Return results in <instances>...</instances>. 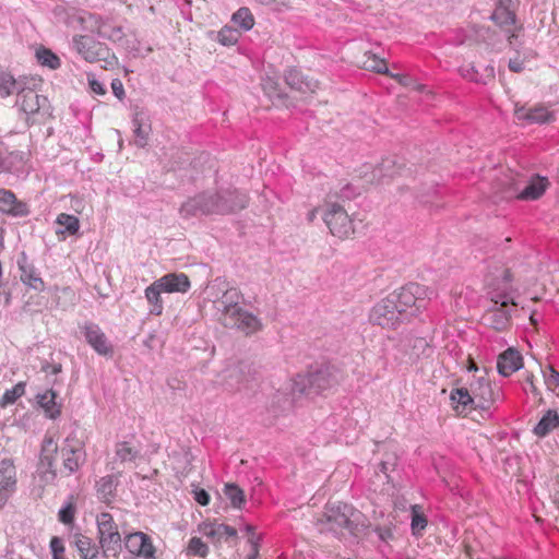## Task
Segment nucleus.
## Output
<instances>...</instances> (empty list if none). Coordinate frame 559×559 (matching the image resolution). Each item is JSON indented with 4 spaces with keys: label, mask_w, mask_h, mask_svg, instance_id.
<instances>
[{
    "label": "nucleus",
    "mask_w": 559,
    "mask_h": 559,
    "mask_svg": "<svg viewBox=\"0 0 559 559\" xmlns=\"http://www.w3.org/2000/svg\"><path fill=\"white\" fill-rule=\"evenodd\" d=\"M93 43H94V39H92L87 36L81 35V36H74V38H73V45H74L75 50L83 57Z\"/></svg>",
    "instance_id": "52"
},
{
    "label": "nucleus",
    "mask_w": 559,
    "mask_h": 559,
    "mask_svg": "<svg viewBox=\"0 0 559 559\" xmlns=\"http://www.w3.org/2000/svg\"><path fill=\"white\" fill-rule=\"evenodd\" d=\"M559 427V414L555 409H548L543 417L538 420L533 429V432L539 437L545 438L554 429Z\"/></svg>",
    "instance_id": "29"
},
{
    "label": "nucleus",
    "mask_w": 559,
    "mask_h": 559,
    "mask_svg": "<svg viewBox=\"0 0 559 559\" xmlns=\"http://www.w3.org/2000/svg\"><path fill=\"white\" fill-rule=\"evenodd\" d=\"M262 88L269 98L277 100L286 107H289L290 104L287 103L288 95L282 90L278 81L272 78H266L263 80Z\"/></svg>",
    "instance_id": "35"
},
{
    "label": "nucleus",
    "mask_w": 559,
    "mask_h": 559,
    "mask_svg": "<svg viewBox=\"0 0 559 559\" xmlns=\"http://www.w3.org/2000/svg\"><path fill=\"white\" fill-rule=\"evenodd\" d=\"M188 554L205 558L209 554V547L200 537H192L188 544Z\"/></svg>",
    "instance_id": "49"
},
{
    "label": "nucleus",
    "mask_w": 559,
    "mask_h": 559,
    "mask_svg": "<svg viewBox=\"0 0 559 559\" xmlns=\"http://www.w3.org/2000/svg\"><path fill=\"white\" fill-rule=\"evenodd\" d=\"M549 182L546 177L535 175L532 177L526 187L518 194L520 200H537L546 191Z\"/></svg>",
    "instance_id": "26"
},
{
    "label": "nucleus",
    "mask_w": 559,
    "mask_h": 559,
    "mask_svg": "<svg viewBox=\"0 0 559 559\" xmlns=\"http://www.w3.org/2000/svg\"><path fill=\"white\" fill-rule=\"evenodd\" d=\"M450 400L452 402L453 408L456 412H471L472 409H477L471 389L466 388H457L453 389L450 394Z\"/></svg>",
    "instance_id": "27"
},
{
    "label": "nucleus",
    "mask_w": 559,
    "mask_h": 559,
    "mask_svg": "<svg viewBox=\"0 0 559 559\" xmlns=\"http://www.w3.org/2000/svg\"><path fill=\"white\" fill-rule=\"evenodd\" d=\"M60 456L62 459V469L60 471L66 476L78 472L86 461V452L84 447L78 442L75 445L69 443L66 439V444L60 449Z\"/></svg>",
    "instance_id": "11"
},
{
    "label": "nucleus",
    "mask_w": 559,
    "mask_h": 559,
    "mask_svg": "<svg viewBox=\"0 0 559 559\" xmlns=\"http://www.w3.org/2000/svg\"><path fill=\"white\" fill-rule=\"evenodd\" d=\"M523 367V357L519 350L513 347L508 348L498 356L497 370L499 374L509 377Z\"/></svg>",
    "instance_id": "22"
},
{
    "label": "nucleus",
    "mask_w": 559,
    "mask_h": 559,
    "mask_svg": "<svg viewBox=\"0 0 559 559\" xmlns=\"http://www.w3.org/2000/svg\"><path fill=\"white\" fill-rule=\"evenodd\" d=\"M284 80L287 86L296 92L306 94L313 93L319 86L318 81L305 78L297 69H288L285 71Z\"/></svg>",
    "instance_id": "24"
},
{
    "label": "nucleus",
    "mask_w": 559,
    "mask_h": 559,
    "mask_svg": "<svg viewBox=\"0 0 559 559\" xmlns=\"http://www.w3.org/2000/svg\"><path fill=\"white\" fill-rule=\"evenodd\" d=\"M156 286L160 287L163 293H187L191 287V282L185 273H167L156 280Z\"/></svg>",
    "instance_id": "21"
},
{
    "label": "nucleus",
    "mask_w": 559,
    "mask_h": 559,
    "mask_svg": "<svg viewBox=\"0 0 559 559\" xmlns=\"http://www.w3.org/2000/svg\"><path fill=\"white\" fill-rule=\"evenodd\" d=\"M490 20L498 26L504 27L514 25L516 22V15L510 8L496 5V9L490 15Z\"/></svg>",
    "instance_id": "39"
},
{
    "label": "nucleus",
    "mask_w": 559,
    "mask_h": 559,
    "mask_svg": "<svg viewBox=\"0 0 559 559\" xmlns=\"http://www.w3.org/2000/svg\"><path fill=\"white\" fill-rule=\"evenodd\" d=\"M240 32L237 28L225 25L217 32L216 40L223 46H233L238 43Z\"/></svg>",
    "instance_id": "45"
},
{
    "label": "nucleus",
    "mask_w": 559,
    "mask_h": 559,
    "mask_svg": "<svg viewBox=\"0 0 559 559\" xmlns=\"http://www.w3.org/2000/svg\"><path fill=\"white\" fill-rule=\"evenodd\" d=\"M241 298L242 295L237 288L227 289L217 301L218 309H222V318H224V316H234L235 313H238L241 309V307H239Z\"/></svg>",
    "instance_id": "25"
},
{
    "label": "nucleus",
    "mask_w": 559,
    "mask_h": 559,
    "mask_svg": "<svg viewBox=\"0 0 559 559\" xmlns=\"http://www.w3.org/2000/svg\"><path fill=\"white\" fill-rule=\"evenodd\" d=\"M88 84H90V87L91 90L97 94V95H104L106 94V88L104 87V85L97 81L96 79H93V80H90L88 81Z\"/></svg>",
    "instance_id": "63"
},
{
    "label": "nucleus",
    "mask_w": 559,
    "mask_h": 559,
    "mask_svg": "<svg viewBox=\"0 0 559 559\" xmlns=\"http://www.w3.org/2000/svg\"><path fill=\"white\" fill-rule=\"evenodd\" d=\"M50 550L52 556L64 552V546L61 538L53 536L50 539Z\"/></svg>",
    "instance_id": "61"
},
{
    "label": "nucleus",
    "mask_w": 559,
    "mask_h": 559,
    "mask_svg": "<svg viewBox=\"0 0 559 559\" xmlns=\"http://www.w3.org/2000/svg\"><path fill=\"white\" fill-rule=\"evenodd\" d=\"M231 22L239 32H248L254 26V16L249 8L241 7L231 15Z\"/></svg>",
    "instance_id": "37"
},
{
    "label": "nucleus",
    "mask_w": 559,
    "mask_h": 559,
    "mask_svg": "<svg viewBox=\"0 0 559 559\" xmlns=\"http://www.w3.org/2000/svg\"><path fill=\"white\" fill-rule=\"evenodd\" d=\"M117 485V476L107 475L102 477L96 484L98 497L105 502H110L115 496Z\"/></svg>",
    "instance_id": "34"
},
{
    "label": "nucleus",
    "mask_w": 559,
    "mask_h": 559,
    "mask_svg": "<svg viewBox=\"0 0 559 559\" xmlns=\"http://www.w3.org/2000/svg\"><path fill=\"white\" fill-rule=\"evenodd\" d=\"M435 295L433 289L418 283H408L390 294L404 319L408 321L427 307L428 300Z\"/></svg>",
    "instance_id": "3"
},
{
    "label": "nucleus",
    "mask_w": 559,
    "mask_h": 559,
    "mask_svg": "<svg viewBox=\"0 0 559 559\" xmlns=\"http://www.w3.org/2000/svg\"><path fill=\"white\" fill-rule=\"evenodd\" d=\"M56 223L63 227L58 229L57 234H68L70 236L76 235L80 229V221L76 216L61 213L57 216Z\"/></svg>",
    "instance_id": "40"
},
{
    "label": "nucleus",
    "mask_w": 559,
    "mask_h": 559,
    "mask_svg": "<svg viewBox=\"0 0 559 559\" xmlns=\"http://www.w3.org/2000/svg\"><path fill=\"white\" fill-rule=\"evenodd\" d=\"M99 547L105 557L117 556L122 549V539L112 515L102 512L96 518Z\"/></svg>",
    "instance_id": "7"
},
{
    "label": "nucleus",
    "mask_w": 559,
    "mask_h": 559,
    "mask_svg": "<svg viewBox=\"0 0 559 559\" xmlns=\"http://www.w3.org/2000/svg\"><path fill=\"white\" fill-rule=\"evenodd\" d=\"M25 393V383L19 382L12 389L7 390L0 399V407L4 408L8 405L15 403V401Z\"/></svg>",
    "instance_id": "46"
},
{
    "label": "nucleus",
    "mask_w": 559,
    "mask_h": 559,
    "mask_svg": "<svg viewBox=\"0 0 559 559\" xmlns=\"http://www.w3.org/2000/svg\"><path fill=\"white\" fill-rule=\"evenodd\" d=\"M218 195V205L226 207V211L218 215H228L241 211L248 206L249 198L245 192L238 190L215 191Z\"/></svg>",
    "instance_id": "19"
},
{
    "label": "nucleus",
    "mask_w": 559,
    "mask_h": 559,
    "mask_svg": "<svg viewBox=\"0 0 559 559\" xmlns=\"http://www.w3.org/2000/svg\"><path fill=\"white\" fill-rule=\"evenodd\" d=\"M221 321L226 328L238 329L247 335L262 328L260 319L242 308L234 316H224V318H221Z\"/></svg>",
    "instance_id": "13"
},
{
    "label": "nucleus",
    "mask_w": 559,
    "mask_h": 559,
    "mask_svg": "<svg viewBox=\"0 0 559 559\" xmlns=\"http://www.w3.org/2000/svg\"><path fill=\"white\" fill-rule=\"evenodd\" d=\"M26 154L22 151H12L5 156L0 154V171L20 170L25 163Z\"/></svg>",
    "instance_id": "32"
},
{
    "label": "nucleus",
    "mask_w": 559,
    "mask_h": 559,
    "mask_svg": "<svg viewBox=\"0 0 559 559\" xmlns=\"http://www.w3.org/2000/svg\"><path fill=\"white\" fill-rule=\"evenodd\" d=\"M400 169L401 165L397 163L396 157H386L372 169L369 176L367 173L365 174V181L369 185L380 183L383 178H392L399 174Z\"/></svg>",
    "instance_id": "23"
},
{
    "label": "nucleus",
    "mask_w": 559,
    "mask_h": 559,
    "mask_svg": "<svg viewBox=\"0 0 559 559\" xmlns=\"http://www.w3.org/2000/svg\"><path fill=\"white\" fill-rule=\"evenodd\" d=\"M416 508V506L413 507L411 523L413 534L415 535L420 534V532L425 530L427 526L426 516L423 513L418 512Z\"/></svg>",
    "instance_id": "50"
},
{
    "label": "nucleus",
    "mask_w": 559,
    "mask_h": 559,
    "mask_svg": "<svg viewBox=\"0 0 559 559\" xmlns=\"http://www.w3.org/2000/svg\"><path fill=\"white\" fill-rule=\"evenodd\" d=\"M21 84L9 72L0 69V97H8L13 93H19Z\"/></svg>",
    "instance_id": "42"
},
{
    "label": "nucleus",
    "mask_w": 559,
    "mask_h": 559,
    "mask_svg": "<svg viewBox=\"0 0 559 559\" xmlns=\"http://www.w3.org/2000/svg\"><path fill=\"white\" fill-rule=\"evenodd\" d=\"M74 545L83 559H95L100 548L92 538L79 533L74 535Z\"/></svg>",
    "instance_id": "30"
},
{
    "label": "nucleus",
    "mask_w": 559,
    "mask_h": 559,
    "mask_svg": "<svg viewBox=\"0 0 559 559\" xmlns=\"http://www.w3.org/2000/svg\"><path fill=\"white\" fill-rule=\"evenodd\" d=\"M323 219L332 235L346 238L353 231V222L342 204L337 201H328Z\"/></svg>",
    "instance_id": "8"
},
{
    "label": "nucleus",
    "mask_w": 559,
    "mask_h": 559,
    "mask_svg": "<svg viewBox=\"0 0 559 559\" xmlns=\"http://www.w3.org/2000/svg\"><path fill=\"white\" fill-rule=\"evenodd\" d=\"M111 88H112V93L115 94V96L118 99L121 100L124 97L123 84L119 79H114L111 81Z\"/></svg>",
    "instance_id": "62"
},
{
    "label": "nucleus",
    "mask_w": 559,
    "mask_h": 559,
    "mask_svg": "<svg viewBox=\"0 0 559 559\" xmlns=\"http://www.w3.org/2000/svg\"><path fill=\"white\" fill-rule=\"evenodd\" d=\"M514 116L527 124H544L555 120L554 114L543 105L533 107L515 105Z\"/></svg>",
    "instance_id": "14"
},
{
    "label": "nucleus",
    "mask_w": 559,
    "mask_h": 559,
    "mask_svg": "<svg viewBox=\"0 0 559 559\" xmlns=\"http://www.w3.org/2000/svg\"><path fill=\"white\" fill-rule=\"evenodd\" d=\"M338 383V372L330 365L311 368L306 374H298L293 382L294 394L313 396L332 389Z\"/></svg>",
    "instance_id": "2"
},
{
    "label": "nucleus",
    "mask_w": 559,
    "mask_h": 559,
    "mask_svg": "<svg viewBox=\"0 0 559 559\" xmlns=\"http://www.w3.org/2000/svg\"><path fill=\"white\" fill-rule=\"evenodd\" d=\"M16 484L15 467L10 460L0 462V492L12 490Z\"/></svg>",
    "instance_id": "33"
},
{
    "label": "nucleus",
    "mask_w": 559,
    "mask_h": 559,
    "mask_svg": "<svg viewBox=\"0 0 559 559\" xmlns=\"http://www.w3.org/2000/svg\"><path fill=\"white\" fill-rule=\"evenodd\" d=\"M16 263L20 270L21 282L31 289L44 292L46 287L45 282L40 277L34 264L28 261L25 252L20 253Z\"/></svg>",
    "instance_id": "16"
},
{
    "label": "nucleus",
    "mask_w": 559,
    "mask_h": 559,
    "mask_svg": "<svg viewBox=\"0 0 559 559\" xmlns=\"http://www.w3.org/2000/svg\"><path fill=\"white\" fill-rule=\"evenodd\" d=\"M373 532L378 535L379 539L382 542H389L393 539V531L390 526H376Z\"/></svg>",
    "instance_id": "58"
},
{
    "label": "nucleus",
    "mask_w": 559,
    "mask_h": 559,
    "mask_svg": "<svg viewBox=\"0 0 559 559\" xmlns=\"http://www.w3.org/2000/svg\"><path fill=\"white\" fill-rule=\"evenodd\" d=\"M364 57L366 58L362 61V67L366 70L377 72L379 74H390V70L388 69L386 62L384 59L378 57L376 53L371 51H366Z\"/></svg>",
    "instance_id": "41"
},
{
    "label": "nucleus",
    "mask_w": 559,
    "mask_h": 559,
    "mask_svg": "<svg viewBox=\"0 0 559 559\" xmlns=\"http://www.w3.org/2000/svg\"><path fill=\"white\" fill-rule=\"evenodd\" d=\"M83 330L86 342L97 354L102 356L112 354V346L108 343L105 333L98 324L93 322L85 323Z\"/></svg>",
    "instance_id": "18"
},
{
    "label": "nucleus",
    "mask_w": 559,
    "mask_h": 559,
    "mask_svg": "<svg viewBox=\"0 0 559 559\" xmlns=\"http://www.w3.org/2000/svg\"><path fill=\"white\" fill-rule=\"evenodd\" d=\"M471 392L476 408L489 415V409L498 395L495 392L490 381L484 377H479L475 382L471 383Z\"/></svg>",
    "instance_id": "12"
},
{
    "label": "nucleus",
    "mask_w": 559,
    "mask_h": 559,
    "mask_svg": "<svg viewBox=\"0 0 559 559\" xmlns=\"http://www.w3.org/2000/svg\"><path fill=\"white\" fill-rule=\"evenodd\" d=\"M0 212L12 217H25L29 214V207L11 190L0 189Z\"/></svg>",
    "instance_id": "20"
},
{
    "label": "nucleus",
    "mask_w": 559,
    "mask_h": 559,
    "mask_svg": "<svg viewBox=\"0 0 559 559\" xmlns=\"http://www.w3.org/2000/svg\"><path fill=\"white\" fill-rule=\"evenodd\" d=\"M218 195L215 191H203L187 199L180 206L179 213L183 218L218 215L226 207L218 205Z\"/></svg>",
    "instance_id": "6"
},
{
    "label": "nucleus",
    "mask_w": 559,
    "mask_h": 559,
    "mask_svg": "<svg viewBox=\"0 0 559 559\" xmlns=\"http://www.w3.org/2000/svg\"><path fill=\"white\" fill-rule=\"evenodd\" d=\"M254 371L249 361H238L228 365L223 370V385L226 390L238 391L253 379Z\"/></svg>",
    "instance_id": "10"
},
{
    "label": "nucleus",
    "mask_w": 559,
    "mask_h": 559,
    "mask_svg": "<svg viewBox=\"0 0 559 559\" xmlns=\"http://www.w3.org/2000/svg\"><path fill=\"white\" fill-rule=\"evenodd\" d=\"M57 453L58 445L53 441V438L46 436L41 443L38 468L47 478L49 476L52 480L57 477V469L55 465Z\"/></svg>",
    "instance_id": "17"
},
{
    "label": "nucleus",
    "mask_w": 559,
    "mask_h": 559,
    "mask_svg": "<svg viewBox=\"0 0 559 559\" xmlns=\"http://www.w3.org/2000/svg\"><path fill=\"white\" fill-rule=\"evenodd\" d=\"M35 57L37 62L43 66L47 67L50 70H57L61 66L60 58L49 48L40 45L36 51Z\"/></svg>",
    "instance_id": "36"
},
{
    "label": "nucleus",
    "mask_w": 559,
    "mask_h": 559,
    "mask_svg": "<svg viewBox=\"0 0 559 559\" xmlns=\"http://www.w3.org/2000/svg\"><path fill=\"white\" fill-rule=\"evenodd\" d=\"M224 523H211L204 522L199 526V531L210 538L213 544H219L223 538H225V533L222 530Z\"/></svg>",
    "instance_id": "43"
},
{
    "label": "nucleus",
    "mask_w": 559,
    "mask_h": 559,
    "mask_svg": "<svg viewBox=\"0 0 559 559\" xmlns=\"http://www.w3.org/2000/svg\"><path fill=\"white\" fill-rule=\"evenodd\" d=\"M223 492L225 497L230 501V504L234 509L241 510L246 504L245 491L237 484H225Z\"/></svg>",
    "instance_id": "38"
},
{
    "label": "nucleus",
    "mask_w": 559,
    "mask_h": 559,
    "mask_svg": "<svg viewBox=\"0 0 559 559\" xmlns=\"http://www.w3.org/2000/svg\"><path fill=\"white\" fill-rule=\"evenodd\" d=\"M549 374L544 372L545 382L548 388L558 386L559 385V372L554 369L552 366H548Z\"/></svg>",
    "instance_id": "59"
},
{
    "label": "nucleus",
    "mask_w": 559,
    "mask_h": 559,
    "mask_svg": "<svg viewBox=\"0 0 559 559\" xmlns=\"http://www.w3.org/2000/svg\"><path fill=\"white\" fill-rule=\"evenodd\" d=\"M154 281L150 286L145 288V298L151 306L150 313L154 316H160L164 310V301L162 298L163 290L156 286Z\"/></svg>",
    "instance_id": "31"
},
{
    "label": "nucleus",
    "mask_w": 559,
    "mask_h": 559,
    "mask_svg": "<svg viewBox=\"0 0 559 559\" xmlns=\"http://www.w3.org/2000/svg\"><path fill=\"white\" fill-rule=\"evenodd\" d=\"M489 297L492 306L488 308L483 320L496 331H503L510 325L511 311L513 307H516V302L507 289L492 290L489 293Z\"/></svg>",
    "instance_id": "4"
},
{
    "label": "nucleus",
    "mask_w": 559,
    "mask_h": 559,
    "mask_svg": "<svg viewBox=\"0 0 559 559\" xmlns=\"http://www.w3.org/2000/svg\"><path fill=\"white\" fill-rule=\"evenodd\" d=\"M369 319L373 324L393 330L406 321L390 295L371 309Z\"/></svg>",
    "instance_id": "9"
},
{
    "label": "nucleus",
    "mask_w": 559,
    "mask_h": 559,
    "mask_svg": "<svg viewBox=\"0 0 559 559\" xmlns=\"http://www.w3.org/2000/svg\"><path fill=\"white\" fill-rule=\"evenodd\" d=\"M132 124H141V127L151 126L148 115L142 108L135 107L132 117Z\"/></svg>",
    "instance_id": "54"
},
{
    "label": "nucleus",
    "mask_w": 559,
    "mask_h": 559,
    "mask_svg": "<svg viewBox=\"0 0 559 559\" xmlns=\"http://www.w3.org/2000/svg\"><path fill=\"white\" fill-rule=\"evenodd\" d=\"M37 403L47 417L56 419L61 414V405L56 402L57 393L52 389L36 395Z\"/></svg>",
    "instance_id": "28"
},
{
    "label": "nucleus",
    "mask_w": 559,
    "mask_h": 559,
    "mask_svg": "<svg viewBox=\"0 0 559 559\" xmlns=\"http://www.w3.org/2000/svg\"><path fill=\"white\" fill-rule=\"evenodd\" d=\"M260 540H261V536L260 535H255V534H252V536H250L248 538V543L251 545V551L247 556V559H258V557H259V548H260Z\"/></svg>",
    "instance_id": "56"
},
{
    "label": "nucleus",
    "mask_w": 559,
    "mask_h": 559,
    "mask_svg": "<svg viewBox=\"0 0 559 559\" xmlns=\"http://www.w3.org/2000/svg\"><path fill=\"white\" fill-rule=\"evenodd\" d=\"M461 75L469 81L476 83V79L479 76V70L473 64L469 63L460 69Z\"/></svg>",
    "instance_id": "55"
},
{
    "label": "nucleus",
    "mask_w": 559,
    "mask_h": 559,
    "mask_svg": "<svg viewBox=\"0 0 559 559\" xmlns=\"http://www.w3.org/2000/svg\"><path fill=\"white\" fill-rule=\"evenodd\" d=\"M495 78V68L491 64L486 66L481 72H479V76L476 79V83L487 84L489 81Z\"/></svg>",
    "instance_id": "57"
},
{
    "label": "nucleus",
    "mask_w": 559,
    "mask_h": 559,
    "mask_svg": "<svg viewBox=\"0 0 559 559\" xmlns=\"http://www.w3.org/2000/svg\"><path fill=\"white\" fill-rule=\"evenodd\" d=\"M16 105L26 115L28 124L40 123L52 116L48 98L32 88L22 87L17 93Z\"/></svg>",
    "instance_id": "5"
},
{
    "label": "nucleus",
    "mask_w": 559,
    "mask_h": 559,
    "mask_svg": "<svg viewBox=\"0 0 559 559\" xmlns=\"http://www.w3.org/2000/svg\"><path fill=\"white\" fill-rule=\"evenodd\" d=\"M123 542L124 547L132 555L143 557L144 559H155V548L146 534L134 532L128 534Z\"/></svg>",
    "instance_id": "15"
},
{
    "label": "nucleus",
    "mask_w": 559,
    "mask_h": 559,
    "mask_svg": "<svg viewBox=\"0 0 559 559\" xmlns=\"http://www.w3.org/2000/svg\"><path fill=\"white\" fill-rule=\"evenodd\" d=\"M361 188L357 187L353 183L345 185L338 192L329 195V201H332V198L335 197L337 200L345 202L346 200H352L357 195H360Z\"/></svg>",
    "instance_id": "48"
},
{
    "label": "nucleus",
    "mask_w": 559,
    "mask_h": 559,
    "mask_svg": "<svg viewBox=\"0 0 559 559\" xmlns=\"http://www.w3.org/2000/svg\"><path fill=\"white\" fill-rule=\"evenodd\" d=\"M152 131L151 126L141 127L133 126V133L135 136L134 143L138 147H144L147 144L148 135Z\"/></svg>",
    "instance_id": "51"
},
{
    "label": "nucleus",
    "mask_w": 559,
    "mask_h": 559,
    "mask_svg": "<svg viewBox=\"0 0 559 559\" xmlns=\"http://www.w3.org/2000/svg\"><path fill=\"white\" fill-rule=\"evenodd\" d=\"M510 71L520 73L524 70V62L520 59H511L508 64Z\"/></svg>",
    "instance_id": "64"
},
{
    "label": "nucleus",
    "mask_w": 559,
    "mask_h": 559,
    "mask_svg": "<svg viewBox=\"0 0 559 559\" xmlns=\"http://www.w3.org/2000/svg\"><path fill=\"white\" fill-rule=\"evenodd\" d=\"M116 456L122 463L131 462L139 456V451L130 447L128 442H119L116 444Z\"/></svg>",
    "instance_id": "47"
},
{
    "label": "nucleus",
    "mask_w": 559,
    "mask_h": 559,
    "mask_svg": "<svg viewBox=\"0 0 559 559\" xmlns=\"http://www.w3.org/2000/svg\"><path fill=\"white\" fill-rule=\"evenodd\" d=\"M75 514V507L72 503H68L63 508L59 510L58 518L59 521L63 524L73 523Z\"/></svg>",
    "instance_id": "53"
},
{
    "label": "nucleus",
    "mask_w": 559,
    "mask_h": 559,
    "mask_svg": "<svg viewBox=\"0 0 559 559\" xmlns=\"http://www.w3.org/2000/svg\"><path fill=\"white\" fill-rule=\"evenodd\" d=\"M318 524H326L328 530L334 533L347 530L355 536L370 526L360 511L344 502L328 503L324 513L318 519Z\"/></svg>",
    "instance_id": "1"
},
{
    "label": "nucleus",
    "mask_w": 559,
    "mask_h": 559,
    "mask_svg": "<svg viewBox=\"0 0 559 559\" xmlns=\"http://www.w3.org/2000/svg\"><path fill=\"white\" fill-rule=\"evenodd\" d=\"M108 57L109 49L103 44L94 40L83 58L88 62H96L99 60L107 61Z\"/></svg>",
    "instance_id": "44"
},
{
    "label": "nucleus",
    "mask_w": 559,
    "mask_h": 559,
    "mask_svg": "<svg viewBox=\"0 0 559 559\" xmlns=\"http://www.w3.org/2000/svg\"><path fill=\"white\" fill-rule=\"evenodd\" d=\"M193 498L199 504L203 507L210 503V495L203 488H195L193 490Z\"/></svg>",
    "instance_id": "60"
}]
</instances>
